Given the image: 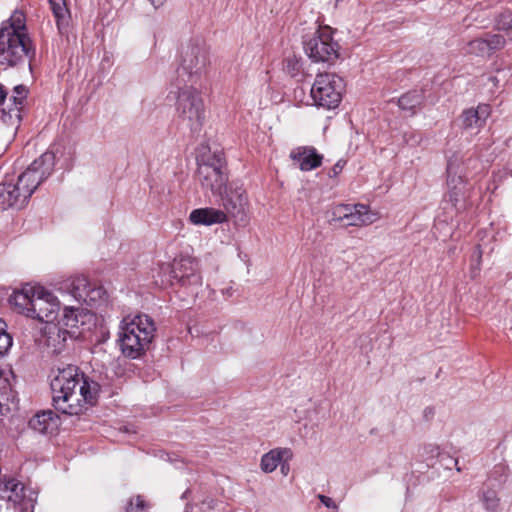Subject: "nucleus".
<instances>
[{
  "label": "nucleus",
  "instance_id": "obj_38",
  "mask_svg": "<svg viewBox=\"0 0 512 512\" xmlns=\"http://www.w3.org/2000/svg\"><path fill=\"white\" fill-rule=\"evenodd\" d=\"M317 498L328 509H333V510H337L338 509L337 504L334 502V500L332 498H330V497H328L326 495H323V494H319L317 496Z\"/></svg>",
  "mask_w": 512,
  "mask_h": 512
},
{
  "label": "nucleus",
  "instance_id": "obj_9",
  "mask_svg": "<svg viewBox=\"0 0 512 512\" xmlns=\"http://www.w3.org/2000/svg\"><path fill=\"white\" fill-rule=\"evenodd\" d=\"M34 56L27 34H16L13 28H0V64L15 66Z\"/></svg>",
  "mask_w": 512,
  "mask_h": 512
},
{
  "label": "nucleus",
  "instance_id": "obj_22",
  "mask_svg": "<svg viewBox=\"0 0 512 512\" xmlns=\"http://www.w3.org/2000/svg\"><path fill=\"white\" fill-rule=\"evenodd\" d=\"M91 282L85 276H77L67 280L61 289L71 295L77 302L84 303Z\"/></svg>",
  "mask_w": 512,
  "mask_h": 512
},
{
  "label": "nucleus",
  "instance_id": "obj_17",
  "mask_svg": "<svg viewBox=\"0 0 512 512\" xmlns=\"http://www.w3.org/2000/svg\"><path fill=\"white\" fill-rule=\"evenodd\" d=\"M378 218V214L371 211L367 205H349V211L347 212L344 225L355 227L367 226L377 221Z\"/></svg>",
  "mask_w": 512,
  "mask_h": 512
},
{
  "label": "nucleus",
  "instance_id": "obj_42",
  "mask_svg": "<svg viewBox=\"0 0 512 512\" xmlns=\"http://www.w3.org/2000/svg\"><path fill=\"white\" fill-rule=\"evenodd\" d=\"M452 171H453V165L451 162H449L447 165V172L449 175H451Z\"/></svg>",
  "mask_w": 512,
  "mask_h": 512
},
{
  "label": "nucleus",
  "instance_id": "obj_34",
  "mask_svg": "<svg viewBox=\"0 0 512 512\" xmlns=\"http://www.w3.org/2000/svg\"><path fill=\"white\" fill-rule=\"evenodd\" d=\"M440 456V448L435 444H427L422 448L421 457L428 465H433L434 459Z\"/></svg>",
  "mask_w": 512,
  "mask_h": 512
},
{
  "label": "nucleus",
  "instance_id": "obj_7",
  "mask_svg": "<svg viewBox=\"0 0 512 512\" xmlns=\"http://www.w3.org/2000/svg\"><path fill=\"white\" fill-rule=\"evenodd\" d=\"M208 63L209 54L205 41L202 38L189 40L180 49L175 85H184L186 81L195 82L203 74Z\"/></svg>",
  "mask_w": 512,
  "mask_h": 512
},
{
  "label": "nucleus",
  "instance_id": "obj_5",
  "mask_svg": "<svg viewBox=\"0 0 512 512\" xmlns=\"http://www.w3.org/2000/svg\"><path fill=\"white\" fill-rule=\"evenodd\" d=\"M175 110L180 125L198 135L206 120V109L200 91L192 84L175 85Z\"/></svg>",
  "mask_w": 512,
  "mask_h": 512
},
{
  "label": "nucleus",
  "instance_id": "obj_31",
  "mask_svg": "<svg viewBox=\"0 0 512 512\" xmlns=\"http://www.w3.org/2000/svg\"><path fill=\"white\" fill-rule=\"evenodd\" d=\"M302 65L300 59L289 56L285 60L284 71L291 77H297L301 73Z\"/></svg>",
  "mask_w": 512,
  "mask_h": 512
},
{
  "label": "nucleus",
  "instance_id": "obj_40",
  "mask_svg": "<svg viewBox=\"0 0 512 512\" xmlns=\"http://www.w3.org/2000/svg\"><path fill=\"white\" fill-rule=\"evenodd\" d=\"M150 3L155 7L158 8L162 6L167 0H149Z\"/></svg>",
  "mask_w": 512,
  "mask_h": 512
},
{
  "label": "nucleus",
  "instance_id": "obj_36",
  "mask_svg": "<svg viewBox=\"0 0 512 512\" xmlns=\"http://www.w3.org/2000/svg\"><path fill=\"white\" fill-rule=\"evenodd\" d=\"M496 25L501 30L512 29V12L507 10L501 13L496 20Z\"/></svg>",
  "mask_w": 512,
  "mask_h": 512
},
{
  "label": "nucleus",
  "instance_id": "obj_23",
  "mask_svg": "<svg viewBox=\"0 0 512 512\" xmlns=\"http://www.w3.org/2000/svg\"><path fill=\"white\" fill-rule=\"evenodd\" d=\"M29 425L39 433H52L58 426V417L51 410L39 412L29 421Z\"/></svg>",
  "mask_w": 512,
  "mask_h": 512
},
{
  "label": "nucleus",
  "instance_id": "obj_37",
  "mask_svg": "<svg viewBox=\"0 0 512 512\" xmlns=\"http://www.w3.org/2000/svg\"><path fill=\"white\" fill-rule=\"evenodd\" d=\"M147 504L140 497L136 496L134 499H131L129 505L127 507V512H147L146 511Z\"/></svg>",
  "mask_w": 512,
  "mask_h": 512
},
{
  "label": "nucleus",
  "instance_id": "obj_1",
  "mask_svg": "<svg viewBox=\"0 0 512 512\" xmlns=\"http://www.w3.org/2000/svg\"><path fill=\"white\" fill-rule=\"evenodd\" d=\"M52 401L56 410L67 415L80 414L86 404H93L99 385L89 380L78 367L58 369L51 381Z\"/></svg>",
  "mask_w": 512,
  "mask_h": 512
},
{
  "label": "nucleus",
  "instance_id": "obj_28",
  "mask_svg": "<svg viewBox=\"0 0 512 512\" xmlns=\"http://www.w3.org/2000/svg\"><path fill=\"white\" fill-rule=\"evenodd\" d=\"M421 103V96L417 92H409L401 96L398 105L402 110L412 111Z\"/></svg>",
  "mask_w": 512,
  "mask_h": 512
},
{
  "label": "nucleus",
  "instance_id": "obj_26",
  "mask_svg": "<svg viewBox=\"0 0 512 512\" xmlns=\"http://www.w3.org/2000/svg\"><path fill=\"white\" fill-rule=\"evenodd\" d=\"M51 10L56 19L57 27L62 33L63 29L68 25L70 13L65 0H49Z\"/></svg>",
  "mask_w": 512,
  "mask_h": 512
},
{
  "label": "nucleus",
  "instance_id": "obj_20",
  "mask_svg": "<svg viewBox=\"0 0 512 512\" xmlns=\"http://www.w3.org/2000/svg\"><path fill=\"white\" fill-rule=\"evenodd\" d=\"M292 457L293 452L290 448H274L262 456L260 468L265 473H271L282 462H288Z\"/></svg>",
  "mask_w": 512,
  "mask_h": 512
},
{
  "label": "nucleus",
  "instance_id": "obj_19",
  "mask_svg": "<svg viewBox=\"0 0 512 512\" xmlns=\"http://www.w3.org/2000/svg\"><path fill=\"white\" fill-rule=\"evenodd\" d=\"M227 215L224 211L215 208H198L189 214V221L196 226H211L224 223Z\"/></svg>",
  "mask_w": 512,
  "mask_h": 512
},
{
  "label": "nucleus",
  "instance_id": "obj_10",
  "mask_svg": "<svg viewBox=\"0 0 512 512\" xmlns=\"http://www.w3.org/2000/svg\"><path fill=\"white\" fill-rule=\"evenodd\" d=\"M343 80L330 73L318 74L311 87L310 96L316 106L325 109L338 107L342 98Z\"/></svg>",
  "mask_w": 512,
  "mask_h": 512
},
{
  "label": "nucleus",
  "instance_id": "obj_39",
  "mask_svg": "<svg viewBox=\"0 0 512 512\" xmlns=\"http://www.w3.org/2000/svg\"><path fill=\"white\" fill-rule=\"evenodd\" d=\"M343 168V165L341 164V162H337L334 167L332 168V173H333V176H336Z\"/></svg>",
  "mask_w": 512,
  "mask_h": 512
},
{
  "label": "nucleus",
  "instance_id": "obj_32",
  "mask_svg": "<svg viewBox=\"0 0 512 512\" xmlns=\"http://www.w3.org/2000/svg\"><path fill=\"white\" fill-rule=\"evenodd\" d=\"M2 28H13L16 34H26L23 13L15 12L10 18L9 25L3 26Z\"/></svg>",
  "mask_w": 512,
  "mask_h": 512
},
{
  "label": "nucleus",
  "instance_id": "obj_33",
  "mask_svg": "<svg viewBox=\"0 0 512 512\" xmlns=\"http://www.w3.org/2000/svg\"><path fill=\"white\" fill-rule=\"evenodd\" d=\"M349 211L348 204H339L334 206L330 211V222H345L347 212Z\"/></svg>",
  "mask_w": 512,
  "mask_h": 512
},
{
  "label": "nucleus",
  "instance_id": "obj_13",
  "mask_svg": "<svg viewBox=\"0 0 512 512\" xmlns=\"http://www.w3.org/2000/svg\"><path fill=\"white\" fill-rule=\"evenodd\" d=\"M221 196L222 205L234 218L244 220L247 208V197L242 186L235 183L228 184L223 190Z\"/></svg>",
  "mask_w": 512,
  "mask_h": 512
},
{
  "label": "nucleus",
  "instance_id": "obj_21",
  "mask_svg": "<svg viewBox=\"0 0 512 512\" xmlns=\"http://www.w3.org/2000/svg\"><path fill=\"white\" fill-rule=\"evenodd\" d=\"M72 337H77V331H69L59 324L53 325L48 328L46 343L54 353H59L64 348L67 339Z\"/></svg>",
  "mask_w": 512,
  "mask_h": 512
},
{
  "label": "nucleus",
  "instance_id": "obj_8",
  "mask_svg": "<svg viewBox=\"0 0 512 512\" xmlns=\"http://www.w3.org/2000/svg\"><path fill=\"white\" fill-rule=\"evenodd\" d=\"M197 161V179L201 187L213 194H222V190L228 185L226 162L222 153L209 152L198 157Z\"/></svg>",
  "mask_w": 512,
  "mask_h": 512
},
{
  "label": "nucleus",
  "instance_id": "obj_35",
  "mask_svg": "<svg viewBox=\"0 0 512 512\" xmlns=\"http://www.w3.org/2000/svg\"><path fill=\"white\" fill-rule=\"evenodd\" d=\"M482 501L485 509L489 512L495 511L499 505V499L496 492L493 490L485 491L483 493Z\"/></svg>",
  "mask_w": 512,
  "mask_h": 512
},
{
  "label": "nucleus",
  "instance_id": "obj_4",
  "mask_svg": "<svg viewBox=\"0 0 512 512\" xmlns=\"http://www.w3.org/2000/svg\"><path fill=\"white\" fill-rule=\"evenodd\" d=\"M156 336V325L147 314L128 315L119 325V343L122 353L132 359L148 350Z\"/></svg>",
  "mask_w": 512,
  "mask_h": 512
},
{
  "label": "nucleus",
  "instance_id": "obj_3",
  "mask_svg": "<svg viewBox=\"0 0 512 512\" xmlns=\"http://www.w3.org/2000/svg\"><path fill=\"white\" fill-rule=\"evenodd\" d=\"M13 309L40 322L52 323L58 318L60 302L49 290L40 285H24L9 297Z\"/></svg>",
  "mask_w": 512,
  "mask_h": 512
},
{
  "label": "nucleus",
  "instance_id": "obj_41",
  "mask_svg": "<svg viewBox=\"0 0 512 512\" xmlns=\"http://www.w3.org/2000/svg\"><path fill=\"white\" fill-rule=\"evenodd\" d=\"M280 465H281V471H282V473H283L284 475H286V474H287V472H288V470H289L288 465H287V464H285V462L281 463Z\"/></svg>",
  "mask_w": 512,
  "mask_h": 512
},
{
  "label": "nucleus",
  "instance_id": "obj_16",
  "mask_svg": "<svg viewBox=\"0 0 512 512\" xmlns=\"http://www.w3.org/2000/svg\"><path fill=\"white\" fill-rule=\"evenodd\" d=\"M490 113L491 109L486 104L478 105L476 109H467L460 116L461 126L471 134H475L485 125Z\"/></svg>",
  "mask_w": 512,
  "mask_h": 512
},
{
  "label": "nucleus",
  "instance_id": "obj_15",
  "mask_svg": "<svg viewBox=\"0 0 512 512\" xmlns=\"http://www.w3.org/2000/svg\"><path fill=\"white\" fill-rule=\"evenodd\" d=\"M505 38L499 34H485L484 37L476 38L468 43V53L477 56H489L505 45Z\"/></svg>",
  "mask_w": 512,
  "mask_h": 512
},
{
  "label": "nucleus",
  "instance_id": "obj_18",
  "mask_svg": "<svg viewBox=\"0 0 512 512\" xmlns=\"http://www.w3.org/2000/svg\"><path fill=\"white\" fill-rule=\"evenodd\" d=\"M27 90L23 85L16 86L13 91V95L10 100L13 101V107L8 111L6 109H1V120L4 123L9 125H18L21 121V109L23 107V102L26 98Z\"/></svg>",
  "mask_w": 512,
  "mask_h": 512
},
{
  "label": "nucleus",
  "instance_id": "obj_30",
  "mask_svg": "<svg viewBox=\"0 0 512 512\" xmlns=\"http://www.w3.org/2000/svg\"><path fill=\"white\" fill-rule=\"evenodd\" d=\"M6 323L0 319V357L5 355L12 346V337L6 331Z\"/></svg>",
  "mask_w": 512,
  "mask_h": 512
},
{
  "label": "nucleus",
  "instance_id": "obj_6",
  "mask_svg": "<svg viewBox=\"0 0 512 512\" xmlns=\"http://www.w3.org/2000/svg\"><path fill=\"white\" fill-rule=\"evenodd\" d=\"M154 278L155 283L161 287H168L178 283L183 287H187L195 294H197V289L202 285L198 263L191 257H180L175 259L173 264H161Z\"/></svg>",
  "mask_w": 512,
  "mask_h": 512
},
{
  "label": "nucleus",
  "instance_id": "obj_27",
  "mask_svg": "<svg viewBox=\"0 0 512 512\" xmlns=\"http://www.w3.org/2000/svg\"><path fill=\"white\" fill-rule=\"evenodd\" d=\"M105 299L106 291L103 287L98 286L95 283H91L84 303L90 306H95L105 301Z\"/></svg>",
  "mask_w": 512,
  "mask_h": 512
},
{
  "label": "nucleus",
  "instance_id": "obj_24",
  "mask_svg": "<svg viewBox=\"0 0 512 512\" xmlns=\"http://www.w3.org/2000/svg\"><path fill=\"white\" fill-rule=\"evenodd\" d=\"M291 157L298 162L299 168L303 171H310L321 164L322 156L316 153L313 148H303L292 152Z\"/></svg>",
  "mask_w": 512,
  "mask_h": 512
},
{
  "label": "nucleus",
  "instance_id": "obj_25",
  "mask_svg": "<svg viewBox=\"0 0 512 512\" xmlns=\"http://www.w3.org/2000/svg\"><path fill=\"white\" fill-rule=\"evenodd\" d=\"M11 373L0 370V413L11 410L15 395L11 385Z\"/></svg>",
  "mask_w": 512,
  "mask_h": 512
},
{
  "label": "nucleus",
  "instance_id": "obj_12",
  "mask_svg": "<svg viewBox=\"0 0 512 512\" xmlns=\"http://www.w3.org/2000/svg\"><path fill=\"white\" fill-rule=\"evenodd\" d=\"M3 497L8 501L19 505L21 512H33L36 502V494L31 489H26L24 485L11 478L3 483Z\"/></svg>",
  "mask_w": 512,
  "mask_h": 512
},
{
  "label": "nucleus",
  "instance_id": "obj_11",
  "mask_svg": "<svg viewBox=\"0 0 512 512\" xmlns=\"http://www.w3.org/2000/svg\"><path fill=\"white\" fill-rule=\"evenodd\" d=\"M304 50L314 62H333L338 58V44L333 41L330 27H320L304 40Z\"/></svg>",
  "mask_w": 512,
  "mask_h": 512
},
{
  "label": "nucleus",
  "instance_id": "obj_2",
  "mask_svg": "<svg viewBox=\"0 0 512 512\" xmlns=\"http://www.w3.org/2000/svg\"><path fill=\"white\" fill-rule=\"evenodd\" d=\"M55 155L45 152L18 176L16 183H0V210L24 207L38 186L53 172Z\"/></svg>",
  "mask_w": 512,
  "mask_h": 512
},
{
  "label": "nucleus",
  "instance_id": "obj_29",
  "mask_svg": "<svg viewBox=\"0 0 512 512\" xmlns=\"http://www.w3.org/2000/svg\"><path fill=\"white\" fill-rule=\"evenodd\" d=\"M449 201L455 207L456 210L463 208L462 202L464 200V185H455L448 193Z\"/></svg>",
  "mask_w": 512,
  "mask_h": 512
},
{
  "label": "nucleus",
  "instance_id": "obj_14",
  "mask_svg": "<svg viewBox=\"0 0 512 512\" xmlns=\"http://www.w3.org/2000/svg\"><path fill=\"white\" fill-rule=\"evenodd\" d=\"M94 315L85 308L65 306L58 324L69 331H76L80 327L89 325Z\"/></svg>",
  "mask_w": 512,
  "mask_h": 512
}]
</instances>
